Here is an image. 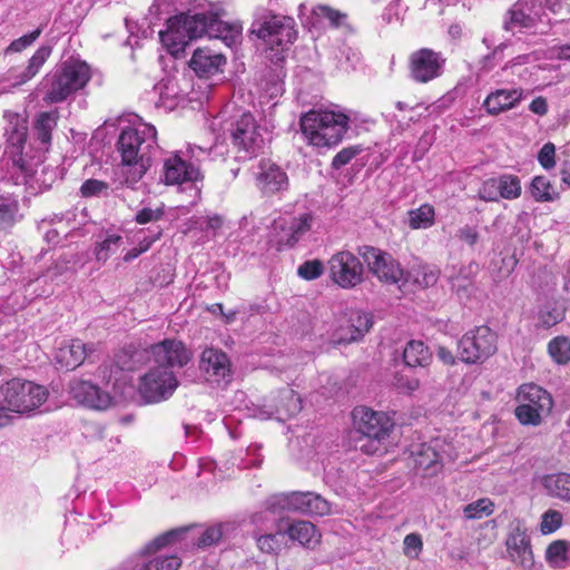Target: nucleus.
<instances>
[{"label": "nucleus", "mask_w": 570, "mask_h": 570, "mask_svg": "<svg viewBox=\"0 0 570 570\" xmlns=\"http://www.w3.org/2000/svg\"><path fill=\"white\" fill-rule=\"evenodd\" d=\"M124 184L134 188L151 165L157 150V131L153 125L141 124L124 129L118 138Z\"/></svg>", "instance_id": "1"}, {"label": "nucleus", "mask_w": 570, "mask_h": 570, "mask_svg": "<svg viewBox=\"0 0 570 570\" xmlns=\"http://www.w3.org/2000/svg\"><path fill=\"white\" fill-rule=\"evenodd\" d=\"M350 118L331 110H311L302 116L301 129L309 144L316 147L337 145L348 128Z\"/></svg>", "instance_id": "2"}, {"label": "nucleus", "mask_w": 570, "mask_h": 570, "mask_svg": "<svg viewBox=\"0 0 570 570\" xmlns=\"http://www.w3.org/2000/svg\"><path fill=\"white\" fill-rule=\"evenodd\" d=\"M46 386L32 381L12 379L0 386V407L10 414L28 413L41 406L48 399Z\"/></svg>", "instance_id": "3"}, {"label": "nucleus", "mask_w": 570, "mask_h": 570, "mask_svg": "<svg viewBox=\"0 0 570 570\" xmlns=\"http://www.w3.org/2000/svg\"><path fill=\"white\" fill-rule=\"evenodd\" d=\"M352 419L355 432L365 439V442L358 448L367 454H373L379 450V445L390 435L394 426L392 419L386 413L366 406L355 407Z\"/></svg>", "instance_id": "4"}, {"label": "nucleus", "mask_w": 570, "mask_h": 570, "mask_svg": "<svg viewBox=\"0 0 570 570\" xmlns=\"http://www.w3.org/2000/svg\"><path fill=\"white\" fill-rule=\"evenodd\" d=\"M90 67L79 60H69L62 63L49 79L50 89L45 100L57 104L66 100L76 91L82 89L90 80Z\"/></svg>", "instance_id": "5"}, {"label": "nucleus", "mask_w": 570, "mask_h": 570, "mask_svg": "<svg viewBox=\"0 0 570 570\" xmlns=\"http://www.w3.org/2000/svg\"><path fill=\"white\" fill-rule=\"evenodd\" d=\"M498 351V335L487 325L468 331L458 342L459 358L465 364H482Z\"/></svg>", "instance_id": "6"}, {"label": "nucleus", "mask_w": 570, "mask_h": 570, "mask_svg": "<svg viewBox=\"0 0 570 570\" xmlns=\"http://www.w3.org/2000/svg\"><path fill=\"white\" fill-rule=\"evenodd\" d=\"M517 399L515 416L522 424H540L541 416L548 414L553 405L551 395L533 383L521 385Z\"/></svg>", "instance_id": "7"}, {"label": "nucleus", "mask_w": 570, "mask_h": 570, "mask_svg": "<svg viewBox=\"0 0 570 570\" xmlns=\"http://www.w3.org/2000/svg\"><path fill=\"white\" fill-rule=\"evenodd\" d=\"M178 386L173 370L155 365L140 377L138 391L146 403H159L168 400Z\"/></svg>", "instance_id": "8"}, {"label": "nucleus", "mask_w": 570, "mask_h": 570, "mask_svg": "<svg viewBox=\"0 0 570 570\" xmlns=\"http://www.w3.org/2000/svg\"><path fill=\"white\" fill-rule=\"evenodd\" d=\"M504 29L512 32L544 35L548 32L549 26L543 21V12L539 3L533 0H520L508 11Z\"/></svg>", "instance_id": "9"}, {"label": "nucleus", "mask_w": 570, "mask_h": 570, "mask_svg": "<svg viewBox=\"0 0 570 570\" xmlns=\"http://www.w3.org/2000/svg\"><path fill=\"white\" fill-rule=\"evenodd\" d=\"M327 264L330 278L341 288L351 289L363 282V265L353 253L341 250Z\"/></svg>", "instance_id": "10"}, {"label": "nucleus", "mask_w": 570, "mask_h": 570, "mask_svg": "<svg viewBox=\"0 0 570 570\" xmlns=\"http://www.w3.org/2000/svg\"><path fill=\"white\" fill-rule=\"evenodd\" d=\"M295 22L286 16H269L253 24L252 32L269 46L286 47L296 39Z\"/></svg>", "instance_id": "11"}, {"label": "nucleus", "mask_w": 570, "mask_h": 570, "mask_svg": "<svg viewBox=\"0 0 570 570\" xmlns=\"http://www.w3.org/2000/svg\"><path fill=\"white\" fill-rule=\"evenodd\" d=\"M233 145L248 156L257 155L265 145L261 126L249 112L243 114L230 128Z\"/></svg>", "instance_id": "12"}, {"label": "nucleus", "mask_w": 570, "mask_h": 570, "mask_svg": "<svg viewBox=\"0 0 570 570\" xmlns=\"http://www.w3.org/2000/svg\"><path fill=\"white\" fill-rule=\"evenodd\" d=\"M302 411L301 396L291 387H283L264 401L255 414L262 420L276 417L285 421Z\"/></svg>", "instance_id": "13"}, {"label": "nucleus", "mask_w": 570, "mask_h": 570, "mask_svg": "<svg viewBox=\"0 0 570 570\" xmlns=\"http://www.w3.org/2000/svg\"><path fill=\"white\" fill-rule=\"evenodd\" d=\"M358 255L381 282L396 284L402 279L403 271L389 254L372 246H363L358 248Z\"/></svg>", "instance_id": "14"}, {"label": "nucleus", "mask_w": 570, "mask_h": 570, "mask_svg": "<svg viewBox=\"0 0 570 570\" xmlns=\"http://www.w3.org/2000/svg\"><path fill=\"white\" fill-rule=\"evenodd\" d=\"M149 355L156 366H164L173 371L176 367H184L193 357L191 351L181 341L177 340H164L151 345Z\"/></svg>", "instance_id": "15"}, {"label": "nucleus", "mask_w": 570, "mask_h": 570, "mask_svg": "<svg viewBox=\"0 0 570 570\" xmlns=\"http://www.w3.org/2000/svg\"><path fill=\"white\" fill-rule=\"evenodd\" d=\"M444 59L440 52L423 48L410 56L411 78L421 83L429 82L442 73Z\"/></svg>", "instance_id": "16"}, {"label": "nucleus", "mask_w": 570, "mask_h": 570, "mask_svg": "<svg viewBox=\"0 0 570 570\" xmlns=\"http://www.w3.org/2000/svg\"><path fill=\"white\" fill-rule=\"evenodd\" d=\"M373 322L370 314L352 311L345 324L340 325L332 335L334 344H350L362 338L370 331Z\"/></svg>", "instance_id": "17"}, {"label": "nucleus", "mask_w": 570, "mask_h": 570, "mask_svg": "<svg viewBox=\"0 0 570 570\" xmlns=\"http://www.w3.org/2000/svg\"><path fill=\"white\" fill-rule=\"evenodd\" d=\"M199 370L207 381L220 382L230 377V361L222 350L207 347L202 352Z\"/></svg>", "instance_id": "18"}, {"label": "nucleus", "mask_w": 570, "mask_h": 570, "mask_svg": "<svg viewBox=\"0 0 570 570\" xmlns=\"http://www.w3.org/2000/svg\"><path fill=\"white\" fill-rule=\"evenodd\" d=\"M507 552L513 563L524 570H531L534 566V558L531 550L530 539L525 530L517 527L505 540Z\"/></svg>", "instance_id": "19"}, {"label": "nucleus", "mask_w": 570, "mask_h": 570, "mask_svg": "<svg viewBox=\"0 0 570 570\" xmlns=\"http://www.w3.org/2000/svg\"><path fill=\"white\" fill-rule=\"evenodd\" d=\"M314 223V216L311 213H303L286 223L285 220L275 222V230L279 229L278 246H294L307 232L311 230Z\"/></svg>", "instance_id": "20"}, {"label": "nucleus", "mask_w": 570, "mask_h": 570, "mask_svg": "<svg viewBox=\"0 0 570 570\" xmlns=\"http://www.w3.org/2000/svg\"><path fill=\"white\" fill-rule=\"evenodd\" d=\"M256 181L264 194H275L286 190L288 187L287 174L278 165L267 159L259 161Z\"/></svg>", "instance_id": "21"}, {"label": "nucleus", "mask_w": 570, "mask_h": 570, "mask_svg": "<svg viewBox=\"0 0 570 570\" xmlns=\"http://www.w3.org/2000/svg\"><path fill=\"white\" fill-rule=\"evenodd\" d=\"M70 394L80 404L96 410H106L111 404L110 395L87 381H73Z\"/></svg>", "instance_id": "22"}, {"label": "nucleus", "mask_w": 570, "mask_h": 570, "mask_svg": "<svg viewBox=\"0 0 570 570\" xmlns=\"http://www.w3.org/2000/svg\"><path fill=\"white\" fill-rule=\"evenodd\" d=\"M161 43L173 55L183 52L186 46L193 40L187 28H185L184 19L180 14L171 17L167 22V29L159 32Z\"/></svg>", "instance_id": "23"}, {"label": "nucleus", "mask_w": 570, "mask_h": 570, "mask_svg": "<svg viewBox=\"0 0 570 570\" xmlns=\"http://www.w3.org/2000/svg\"><path fill=\"white\" fill-rule=\"evenodd\" d=\"M202 178L199 169L188 164L178 155L166 159L164 164V180L167 185H180L185 181H196Z\"/></svg>", "instance_id": "24"}, {"label": "nucleus", "mask_w": 570, "mask_h": 570, "mask_svg": "<svg viewBox=\"0 0 570 570\" xmlns=\"http://www.w3.org/2000/svg\"><path fill=\"white\" fill-rule=\"evenodd\" d=\"M92 346L80 340H71L63 343L56 353V362L66 371L75 370L83 363L87 355L91 353Z\"/></svg>", "instance_id": "25"}, {"label": "nucleus", "mask_w": 570, "mask_h": 570, "mask_svg": "<svg viewBox=\"0 0 570 570\" xmlns=\"http://www.w3.org/2000/svg\"><path fill=\"white\" fill-rule=\"evenodd\" d=\"M222 9H210L209 38L222 39L227 46L236 43L243 31L240 22H225L220 20Z\"/></svg>", "instance_id": "26"}, {"label": "nucleus", "mask_w": 570, "mask_h": 570, "mask_svg": "<svg viewBox=\"0 0 570 570\" xmlns=\"http://www.w3.org/2000/svg\"><path fill=\"white\" fill-rule=\"evenodd\" d=\"M292 511L322 517L331 512V504L314 492H292Z\"/></svg>", "instance_id": "27"}, {"label": "nucleus", "mask_w": 570, "mask_h": 570, "mask_svg": "<svg viewBox=\"0 0 570 570\" xmlns=\"http://www.w3.org/2000/svg\"><path fill=\"white\" fill-rule=\"evenodd\" d=\"M521 99V89H498L488 95L483 106L488 114L494 116L514 108Z\"/></svg>", "instance_id": "28"}, {"label": "nucleus", "mask_w": 570, "mask_h": 570, "mask_svg": "<svg viewBox=\"0 0 570 570\" xmlns=\"http://www.w3.org/2000/svg\"><path fill=\"white\" fill-rule=\"evenodd\" d=\"M225 63L226 59L223 55L214 53L206 48L195 50L189 62L190 68L199 77H209L217 73Z\"/></svg>", "instance_id": "29"}, {"label": "nucleus", "mask_w": 570, "mask_h": 570, "mask_svg": "<svg viewBox=\"0 0 570 570\" xmlns=\"http://www.w3.org/2000/svg\"><path fill=\"white\" fill-rule=\"evenodd\" d=\"M439 442L434 445L423 444L420 450L413 452L415 468L429 474L435 473L443 462V455L436 451Z\"/></svg>", "instance_id": "30"}, {"label": "nucleus", "mask_w": 570, "mask_h": 570, "mask_svg": "<svg viewBox=\"0 0 570 570\" xmlns=\"http://www.w3.org/2000/svg\"><path fill=\"white\" fill-rule=\"evenodd\" d=\"M285 533L291 540L299 542L302 546H315L321 540V533L309 521H296L288 525Z\"/></svg>", "instance_id": "31"}, {"label": "nucleus", "mask_w": 570, "mask_h": 570, "mask_svg": "<svg viewBox=\"0 0 570 570\" xmlns=\"http://www.w3.org/2000/svg\"><path fill=\"white\" fill-rule=\"evenodd\" d=\"M544 558L552 569H566L570 566V541H552L546 549Z\"/></svg>", "instance_id": "32"}, {"label": "nucleus", "mask_w": 570, "mask_h": 570, "mask_svg": "<svg viewBox=\"0 0 570 570\" xmlns=\"http://www.w3.org/2000/svg\"><path fill=\"white\" fill-rule=\"evenodd\" d=\"M51 55V47L41 46L39 47L32 57L28 60V65L23 71L18 73L14 79V86H22L30 81L42 68L47 59Z\"/></svg>", "instance_id": "33"}, {"label": "nucleus", "mask_w": 570, "mask_h": 570, "mask_svg": "<svg viewBox=\"0 0 570 570\" xmlns=\"http://www.w3.org/2000/svg\"><path fill=\"white\" fill-rule=\"evenodd\" d=\"M403 361L409 367H425L432 361V353L422 341H410L403 351Z\"/></svg>", "instance_id": "34"}, {"label": "nucleus", "mask_w": 570, "mask_h": 570, "mask_svg": "<svg viewBox=\"0 0 570 570\" xmlns=\"http://www.w3.org/2000/svg\"><path fill=\"white\" fill-rule=\"evenodd\" d=\"M542 484L549 495L563 501H570V473L546 475Z\"/></svg>", "instance_id": "35"}, {"label": "nucleus", "mask_w": 570, "mask_h": 570, "mask_svg": "<svg viewBox=\"0 0 570 570\" xmlns=\"http://www.w3.org/2000/svg\"><path fill=\"white\" fill-rule=\"evenodd\" d=\"M8 127L6 128V136L8 142L13 147H22L27 139V121L17 114H7Z\"/></svg>", "instance_id": "36"}, {"label": "nucleus", "mask_w": 570, "mask_h": 570, "mask_svg": "<svg viewBox=\"0 0 570 570\" xmlns=\"http://www.w3.org/2000/svg\"><path fill=\"white\" fill-rule=\"evenodd\" d=\"M184 19L185 28H187L193 40L209 33L210 10L208 12L198 13H180Z\"/></svg>", "instance_id": "37"}, {"label": "nucleus", "mask_w": 570, "mask_h": 570, "mask_svg": "<svg viewBox=\"0 0 570 570\" xmlns=\"http://www.w3.org/2000/svg\"><path fill=\"white\" fill-rule=\"evenodd\" d=\"M122 244L124 238L121 235L107 233L95 246L94 253L96 259L100 263H106L111 255L118 252Z\"/></svg>", "instance_id": "38"}, {"label": "nucleus", "mask_w": 570, "mask_h": 570, "mask_svg": "<svg viewBox=\"0 0 570 570\" xmlns=\"http://www.w3.org/2000/svg\"><path fill=\"white\" fill-rule=\"evenodd\" d=\"M284 532L262 534L257 531L253 533L258 550L266 554H278L284 546Z\"/></svg>", "instance_id": "39"}, {"label": "nucleus", "mask_w": 570, "mask_h": 570, "mask_svg": "<svg viewBox=\"0 0 570 570\" xmlns=\"http://www.w3.org/2000/svg\"><path fill=\"white\" fill-rule=\"evenodd\" d=\"M58 121V114L41 112L38 115L35 121V131L38 140L43 145H48L51 141V132L56 128Z\"/></svg>", "instance_id": "40"}, {"label": "nucleus", "mask_w": 570, "mask_h": 570, "mask_svg": "<svg viewBox=\"0 0 570 570\" xmlns=\"http://www.w3.org/2000/svg\"><path fill=\"white\" fill-rule=\"evenodd\" d=\"M409 226L412 229H425L434 224L435 212L433 206L423 204L416 209H412L407 213Z\"/></svg>", "instance_id": "41"}, {"label": "nucleus", "mask_w": 570, "mask_h": 570, "mask_svg": "<svg viewBox=\"0 0 570 570\" xmlns=\"http://www.w3.org/2000/svg\"><path fill=\"white\" fill-rule=\"evenodd\" d=\"M530 193L537 202H552L558 197V193L544 176H535L530 185Z\"/></svg>", "instance_id": "42"}, {"label": "nucleus", "mask_w": 570, "mask_h": 570, "mask_svg": "<svg viewBox=\"0 0 570 570\" xmlns=\"http://www.w3.org/2000/svg\"><path fill=\"white\" fill-rule=\"evenodd\" d=\"M497 181L499 186L500 198L511 200L520 197L522 187L518 176L504 174L497 177Z\"/></svg>", "instance_id": "43"}, {"label": "nucleus", "mask_w": 570, "mask_h": 570, "mask_svg": "<svg viewBox=\"0 0 570 570\" xmlns=\"http://www.w3.org/2000/svg\"><path fill=\"white\" fill-rule=\"evenodd\" d=\"M548 352L558 364L570 362V340L566 336H557L548 344Z\"/></svg>", "instance_id": "44"}, {"label": "nucleus", "mask_w": 570, "mask_h": 570, "mask_svg": "<svg viewBox=\"0 0 570 570\" xmlns=\"http://www.w3.org/2000/svg\"><path fill=\"white\" fill-rule=\"evenodd\" d=\"M494 504L490 499H479L463 508L466 520H478L493 513Z\"/></svg>", "instance_id": "45"}, {"label": "nucleus", "mask_w": 570, "mask_h": 570, "mask_svg": "<svg viewBox=\"0 0 570 570\" xmlns=\"http://www.w3.org/2000/svg\"><path fill=\"white\" fill-rule=\"evenodd\" d=\"M186 529H177L170 530L166 533H163L155 538L151 542H149L142 553H151L165 548L178 540H180L181 535L185 533Z\"/></svg>", "instance_id": "46"}, {"label": "nucleus", "mask_w": 570, "mask_h": 570, "mask_svg": "<svg viewBox=\"0 0 570 570\" xmlns=\"http://www.w3.org/2000/svg\"><path fill=\"white\" fill-rule=\"evenodd\" d=\"M181 560L177 556H158L146 562L142 570H178Z\"/></svg>", "instance_id": "47"}, {"label": "nucleus", "mask_w": 570, "mask_h": 570, "mask_svg": "<svg viewBox=\"0 0 570 570\" xmlns=\"http://www.w3.org/2000/svg\"><path fill=\"white\" fill-rule=\"evenodd\" d=\"M265 509L271 513H281L284 511H292V492L279 493L269 497L265 501Z\"/></svg>", "instance_id": "48"}, {"label": "nucleus", "mask_w": 570, "mask_h": 570, "mask_svg": "<svg viewBox=\"0 0 570 570\" xmlns=\"http://www.w3.org/2000/svg\"><path fill=\"white\" fill-rule=\"evenodd\" d=\"M18 204L14 200L0 199V229H7L17 222Z\"/></svg>", "instance_id": "49"}, {"label": "nucleus", "mask_w": 570, "mask_h": 570, "mask_svg": "<svg viewBox=\"0 0 570 570\" xmlns=\"http://www.w3.org/2000/svg\"><path fill=\"white\" fill-rule=\"evenodd\" d=\"M564 317V311L559 306L547 305L539 311V322L544 327H551L560 323Z\"/></svg>", "instance_id": "50"}, {"label": "nucleus", "mask_w": 570, "mask_h": 570, "mask_svg": "<svg viewBox=\"0 0 570 570\" xmlns=\"http://www.w3.org/2000/svg\"><path fill=\"white\" fill-rule=\"evenodd\" d=\"M313 14L318 20H327L330 26L337 27L345 19V14L327 6H317L313 9Z\"/></svg>", "instance_id": "51"}, {"label": "nucleus", "mask_w": 570, "mask_h": 570, "mask_svg": "<svg viewBox=\"0 0 570 570\" xmlns=\"http://www.w3.org/2000/svg\"><path fill=\"white\" fill-rule=\"evenodd\" d=\"M423 549V541L420 534L410 533L403 540V553L410 559H417Z\"/></svg>", "instance_id": "52"}, {"label": "nucleus", "mask_w": 570, "mask_h": 570, "mask_svg": "<svg viewBox=\"0 0 570 570\" xmlns=\"http://www.w3.org/2000/svg\"><path fill=\"white\" fill-rule=\"evenodd\" d=\"M323 272V263L318 259L307 261L303 263L297 269V274L306 281L318 278Z\"/></svg>", "instance_id": "53"}, {"label": "nucleus", "mask_w": 570, "mask_h": 570, "mask_svg": "<svg viewBox=\"0 0 570 570\" xmlns=\"http://www.w3.org/2000/svg\"><path fill=\"white\" fill-rule=\"evenodd\" d=\"M562 524V515L556 510H549L542 515L540 530L543 534H549L558 530Z\"/></svg>", "instance_id": "54"}, {"label": "nucleus", "mask_w": 570, "mask_h": 570, "mask_svg": "<svg viewBox=\"0 0 570 570\" xmlns=\"http://www.w3.org/2000/svg\"><path fill=\"white\" fill-rule=\"evenodd\" d=\"M41 30L36 29L35 31L24 35L16 40H13L4 50V53H12V52H21L26 48L30 47L40 36Z\"/></svg>", "instance_id": "55"}, {"label": "nucleus", "mask_w": 570, "mask_h": 570, "mask_svg": "<svg viewBox=\"0 0 570 570\" xmlns=\"http://www.w3.org/2000/svg\"><path fill=\"white\" fill-rule=\"evenodd\" d=\"M165 214L164 205L156 208L145 207L140 209L135 217L137 224L145 225L148 223H155L161 219Z\"/></svg>", "instance_id": "56"}, {"label": "nucleus", "mask_w": 570, "mask_h": 570, "mask_svg": "<svg viewBox=\"0 0 570 570\" xmlns=\"http://www.w3.org/2000/svg\"><path fill=\"white\" fill-rule=\"evenodd\" d=\"M363 149L361 146H350L338 151L332 160V167L340 169L347 165L354 157H356Z\"/></svg>", "instance_id": "57"}, {"label": "nucleus", "mask_w": 570, "mask_h": 570, "mask_svg": "<svg viewBox=\"0 0 570 570\" xmlns=\"http://www.w3.org/2000/svg\"><path fill=\"white\" fill-rule=\"evenodd\" d=\"M438 278V272L431 267L423 266L414 271V282L423 287L433 286Z\"/></svg>", "instance_id": "58"}, {"label": "nucleus", "mask_w": 570, "mask_h": 570, "mask_svg": "<svg viewBox=\"0 0 570 570\" xmlns=\"http://www.w3.org/2000/svg\"><path fill=\"white\" fill-rule=\"evenodd\" d=\"M479 197L485 202H498L500 191L497 178L485 180L479 189Z\"/></svg>", "instance_id": "59"}, {"label": "nucleus", "mask_w": 570, "mask_h": 570, "mask_svg": "<svg viewBox=\"0 0 570 570\" xmlns=\"http://www.w3.org/2000/svg\"><path fill=\"white\" fill-rule=\"evenodd\" d=\"M108 190V184L98 179L86 180L80 188L83 197L99 196L106 194Z\"/></svg>", "instance_id": "60"}, {"label": "nucleus", "mask_w": 570, "mask_h": 570, "mask_svg": "<svg viewBox=\"0 0 570 570\" xmlns=\"http://www.w3.org/2000/svg\"><path fill=\"white\" fill-rule=\"evenodd\" d=\"M556 147L552 142H547L539 151L538 160L544 169H552L556 166Z\"/></svg>", "instance_id": "61"}, {"label": "nucleus", "mask_w": 570, "mask_h": 570, "mask_svg": "<svg viewBox=\"0 0 570 570\" xmlns=\"http://www.w3.org/2000/svg\"><path fill=\"white\" fill-rule=\"evenodd\" d=\"M223 535L222 528L219 525L210 527L204 531L198 540L199 547H208L220 540Z\"/></svg>", "instance_id": "62"}, {"label": "nucleus", "mask_w": 570, "mask_h": 570, "mask_svg": "<svg viewBox=\"0 0 570 570\" xmlns=\"http://www.w3.org/2000/svg\"><path fill=\"white\" fill-rule=\"evenodd\" d=\"M395 386L403 393H413L420 387V381L416 377L405 375L396 376Z\"/></svg>", "instance_id": "63"}, {"label": "nucleus", "mask_w": 570, "mask_h": 570, "mask_svg": "<svg viewBox=\"0 0 570 570\" xmlns=\"http://www.w3.org/2000/svg\"><path fill=\"white\" fill-rule=\"evenodd\" d=\"M458 238L470 246H473L479 240V233L475 227L464 226L458 230Z\"/></svg>", "instance_id": "64"}]
</instances>
